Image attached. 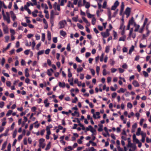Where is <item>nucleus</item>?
Masks as SVG:
<instances>
[{
  "mask_svg": "<svg viewBox=\"0 0 151 151\" xmlns=\"http://www.w3.org/2000/svg\"><path fill=\"white\" fill-rule=\"evenodd\" d=\"M78 99L77 97H75V98L74 100H72V102L73 103H76V102L78 101Z\"/></svg>",
  "mask_w": 151,
  "mask_h": 151,
  "instance_id": "obj_57",
  "label": "nucleus"
},
{
  "mask_svg": "<svg viewBox=\"0 0 151 151\" xmlns=\"http://www.w3.org/2000/svg\"><path fill=\"white\" fill-rule=\"evenodd\" d=\"M60 35L63 37H65L66 35V32L63 30H60Z\"/></svg>",
  "mask_w": 151,
  "mask_h": 151,
  "instance_id": "obj_15",
  "label": "nucleus"
},
{
  "mask_svg": "<svg viewBox=\"0 0 151 151\" xmlns=\"http://www.w3.org/2000/svg\"><path fill=\"white\" fill-rule=\"evenodd\" d=\"M91 55V53L89 52H86V53L85 56L86 58H88Z\"/></svg>",
  "mask_w": 151,
  "mask_h": 151,
  "instance_id": "obj_63",
  "label": "nucleus"
},
{
  "mask_svg": "<svg viewBox=\"0 0 151 151\" xmlns=\"http://www.w3.org/2000/svg\"><path fill=\"white\" fill-rule=\"evenodd\" d=\"M100 69L99 67L98 66H96V73H97L98 75L99 74Z\"/></svg>",
  "mask_w": 151,
  "mask_h": 151,
  "instance_id": "obj_46",
  "label": "nucleus"
},
{
  "mask_svg": "<svg viewBox=\"0 0 151 151\" xmlns=\"http://www.w3.org/2000/svg\"><path fill=\"white\" fill-rule=\"evenodd\" d=\"M127 147H131L133 150H135L137 147L136 145L135 144L132 143L131 141H129L128 144L127 145Z\"/></svg>",
  "mask_w": 151,
  "mask_h": 151,
  "instance_id": "obj_3",
  "label": "nucleus"
},
{
  "mask_svg": "<svg viewBox=\"0 0 151 151\" xmlns=\"http://www.w3.org/2000/svg\"><path fill=\"white\" fill-rule=\"evenodd\" d=\"M130 9L129 8L127 7L125 11V14L127 15V18H128L130 15Z\"/></svg>",
  "mask_w": 151,
  "mask_h": 151,
  "instance_id": "obj_6",
  "label": "nucleus"
},
{
  "mask_svg": "<svg viewBox=\"0 0 151 151\" xmlns=\"http://www.w3.org/2000/svg\"><path fill=\"white\" fill-rule=\"evenodd\" d=\"M12 112V111L11 110H9L8 111L7 113L6 114V116H9L11 115Z\"/></svg>",
  "mask_w": 151,
  "mask_h": 151,
  "instance_id": "obj_36",
  "label": "nucleus"
},
{
  "mask_svg": "<svg viewBox=\"0 0 151 151\" xmlns=\"http://www.w3.org/2000/svg\"><path fill=\"white\" fill-rule=\"evenodd\" d=\"M134 26L135 27L134 29L135 32H137L138 31V29L140 27V26L139 25L136 24L135 23L134 24Z\"/></svg>",
  "mask_w": 151,
  "mask_h": 151,
  "instance_id": "obj_9",
  "label": "nucleus"
},
{
  "mask_svg": "<svg viewBox=\"0 0 151 151\" xmlns=\"http://www.w3.org/2000/svg\"><path fill=\"white\" fill-rule=\"evenodd\" d=\"M48 99H45L44 101V103L45 104V106L46 107H48L49 106L50 103H47Z\"/></svg>",
  "mask_w": 151,
  "mask_h": 151,
  "instance_id": "obj_21",
  "label": "nucleus"
},
{
  "mask_svg": "<svg viewBox=\"0 0 151 151\" xmlns=\"http://www.w3.org/2000/svg\"><path fill=\"white\" fill-rule=\"evenodd\" d=\"M104 57V53H102L100 57V61L101 62H102L103 61Z\"/></svg>",
  "mask_w": 151,
  "mask_h": 151,
  "instance_id": "obj_45",
  "label": "nucleus"
},
{
  "mask_svg": "<svg viewBox=\"0 0 151 151\" xmlns=\"http://www.w3.org/2000/svg\"><path fill=\"white\" fill-rule=\"evenodd\" d=\"M47 39L48 40H51V33L50 32L48 31L47 32Z\"/></svg>",
  "mask_w": 151,
  "mask_h": 151,
  "instance_id": "obj_22",
  "label": "nucleus"
},
{
  "mask_svg": "<svg viewBox=\"0 0 151 151\" xmlns=\"http://www.w3.org/2000/svg\"><path fill=\"white\" fill-rule=\"evenodd\" d=\"M134 23L135 22H134V18L133 17H132L131 19L129 20L128 24L130 25L133 24V23L134 24Z\"/></svg>",
  "mask_w": 151,
  "mask_h": 151,
  "instance_id": "obj_18",
  "label": "nucleus"
},
{
  "mask_svg": "<svg viewBox=\"0 0 151 151\" xmlns=\"http://www.w3.org/2000/svg\"><path fill=\"white\" fill-rule=\"evenodd\" d=\"M132 84L135 87H139V84L137 81L136 80H134L132 83Z\"/></svg>",
  "mask_w": 151,
  "mask_h": 151,
  "instance_id": "obj_8",
  "label": "nucleus"
},
{
  "mask_svg": "<svg viewBox=\"0 0 151 151\" xmlns=\"http://www.w3.org/2000/svg\"><path fill=\"white\" fill-rule=\"evenodd\" d=\"M147 46V45H143L141 43L139 44V47L140 48H145Z\"/></svg>",
  "mask_w": 151,
  "mask_h": 151,
  "instance_id": "obj_43",
  "label": "nucleus"
},
{
  "mask_svg": "<svg viewBox=\"0 0 151 151\" xmlns=\"http://www.w3.org/2000/svg\"><path fill=\"white\" fill-rule=\"evenodd\" d=\"M77 26L80 29H83L84 28L83 26L79 23L77 24Z\"/></svg>",
  "mask_w": 151,
  "mask_h": 151,
  "instance_id": "obj_30",
  "label": "nucleus"
},
{
  "mask_svg": "<svg viewBox=\"0 0 151 151\" xmlns=\"http://www.w3.org/2000/svg\"><path fill=\"white\" fill-rule=\"evenodd\" d=\"M137 127V124L136 123H134V124L132 126V132H134L135 131V129Z\"/></svg>",
  "mask_w": 151,
  "mask_h": 151,
  "instance_id": "obj_7",
  "label": "nucleus"
},
{
  "mask_svg": "<svg viewBox=\"0 0 151 151\" xmlns=\"http://www.w3.org/2000/svg\"><path fill=\"white\" fill-rule=\"evenodd\" d=\"M67 24V22L66 20H62L60 21L58 23V25L60 29H62L64 27L65 25Z\"/></svg>",
  "mask_w": 151,
  "mask_h": 151,
  "instance_id": "obj_1",
  "label": "nucleus"
},
{
  "mask_svg": "<svg viewBox=\"0 0 151 151\" xmlns=\"http://www.w3.org/2000/svg\"><path fill=\"white\" fill-rule=\"evenodd\" d=\"M95 114H96V116L97 117L96 119L100 118V117L99 116L100 113L99 112H96Z\"/></svg>",
  "mask_w": 151,
  "mask_h": 151,
  "instance_id": "obj_47",
  "label": "nucleus"
},
{
  "mask_svg": "<svg viewBox=\"0 0 151 151\" xmlns=\"http://www.w3.org/2000/svg\"><path fill=\"white\" fill-rule=\"evenodd\" d=\"M10 14L11 15V17L13 21H15V20L17 19V17L15 14L13 12L11 11L10 12Z\"/></svg>",
  "mask_w": 151,
  "mask_h": 151,
  "instance_id": "obj_5",
  "label": "nucleus"
},
{
  "mask_svg": "<svg viewBox=\"0 0 151 151\" xmlns=\"http://www.w3.org/2000/svg\"><path fill=\"white\" fill-rule=\"evenodd\" d=\"M43 22L45 24V26H47V27H48V24L45 18H43Z\"/></svg>",
  "mask_w": 151,
  "mask_h": 151,
  "instance_id": "obj_42",
  "label": "nucleus"
},
{
  "mask_svg": "<svg viewBox=\"0 0 151 151\" xmlns=\"http://www.w3.org/2000/svg\"><path fill=\"white\" fill-rule=\"evenodd\" d=\"M109 50V46H106L105 49V52L106 53H108Z\"/></svg>",
  "mask_w": 151,
  "mask_h": 151,
  "instance_id": "obj_56",
  "label": "nucleus"
},
{
  "mask_svg": "<svg viewBox=\"0 0 151 151\" xmlns=\"http://www.w3.org/2000/svg\"><path fill=\"white\" fill-rule=\"evenodd\" d=\"M44 50H41L40 51L37 52V55H41L44 53Z\"/></svg>",
  "mask_w": 151,
  "mask_h": 151,
  "instance_id": "obj_38",
  "label": "nucleus"
},
{
  "mask_svg": "<svg viewBox=\"0 0 151 151\" xmlns=\"http://www.w3.org/2000/svg\"><path fill=\"white\" fill-rule=\"evenodd\" d=\"M126 37L125 35H124L123 36L119 38V41H125L126 40Z\"/></svg>",
  "mask_w": 151,
  "mask_h": 151,
  "instance_id": "obj_12",
  "label": "nucleus"
},
{
  "mask_svg": "<svg viewBox=\"0 0 151 151\" xmlns=\"http://www.w3.org/2000/svg\"><path fill=\"white\" fill-rule=\"evenodd\" d=\"M66 49L68 51H70V44H69L68 45L66 48Z\"/></svg>",
  "mask_w": 151,
  "mask_h": 151,
  "instance_id": "obj_61",
  "label": "nucleus"
},
{
  "mask_svg": "<svg viewBox=\"0 0 151 151\" xmlns=\"http://www.w3.org/2000/svg\"><path fill=\"white\" fill-rule=\"evenodd\" d=\"M140 135H141L142 138H145L146 135V133L142 131L141 132Z\"/></svg>",
  "mask_w": 151,
  "mask_h": 151,
  "instance_id": "obj_31",
  "label": "nucleus"
},
{
  "mask_svg": "<svg viewBox=\"0 0 151 151\" xmlns=\"http://www.w3.org/2000/svg\"><path fill=\"white\" fill-rule=\"evenodd\" d=\"M108 16L109 17V19H111V12L110 11V10H109L108 11Z\"/></svg>",
  "mask_w": 151,
  "mask_h": 151,
  "instance_id": "obj_35",
  "label": "nucleus"
},
{
  "mask_svg": "<svg viewBox=\"0 0 151 151\" xmlns=\"http://www.w3.org/2000/svg\"><path fill=\"white\" fill-rule=\"evenodd\" d=\"M11 144L9 143L7 146V151H11Z\"/></svg>",
  "mask_w": 151,
  "mask_h": 151,
  "instance_id": "obj_55",
  "label": "nucleus"
},
{
  "mask_svg": "<svg viewBox=\"0 0 151 151\" xmlns=\"http://www.w3.org/2000/svg\"><path fill=\"white\" fill-rule=\"evenodd\" d=\"M96 19L94 17H93L92 20V24L94 25L96 23Z\"/></svg>",
  "mask_w": 151,
  "mask_h": 151,
  "instance_id": "obj_37",
  "label": "nucleus"
},
{
  "mask_svg": "<svg viewBox=\"0 0 151 151\" xmlns=\"http://www.w3.org/2000/svg\"><path fill=\"white\" fill-rule=\"evenodd\" d=\"M117 95V93H114L111 94L112 97V98H114Z\"/></svg>",
  "mask_w": 151,
  "mask_h": 151,
  "instance_id": "obj_64",
  "label": "nucleus"
},
{
  "mask_svg": "<svg viewBox=\"0 0 151 151\" xmlns=\"http://www.w3.org/2000/svg\"><path fill=\"white\" fill-rule=\"evenodd\" d=\"M107 5V2L106 1H104L103 3L102 6L103 8L105 9Z\"/></svg>",
  "mask_w": 151,
  "mask_h": 151,
  "instance_id": "obj_52",
  "label": "nucleus"
},
{
  "mask_svg": "<svg viewBox=\"0 0 151 151\" xmlns=\"http://www.w3.org/2000/svg\"><path fill=\"white\" fill-rule=\"evenodd\" d=\"M143 73L145 77H147L148 76V74L146 72L144 71L143 72Z\"/></svg>",
  "mask_w": 151,
  "mask_h": 151,
  "instance_id": "obj_48",
  "label": "nucleus"
},
{
  "mask_svg": "<svg viewBox=\"0 0 151 151\" xmlns=\"http://www.w3.org/2000/svg\"><path fill=\"white\" fill-rule=\"evenodd\" d=\"M17 130L16 129H15L13 134L12 137L13 138H15L17 134Z\"/></svg>",
  "mask_w": 151,
  "mask_h": 151,
  "instance_id": "obj_26",
  "label": "nucleus"
},
{
  "mask_svg": "<svg viewBox=\"0 0 151 151\" xmlns=\"http://www.w3.org/2000/svg\"><path fill=\"white\" fill-rule=\"evenodd\" d=\"M109 29H107L106 30V32H102L101 33V34L104 37H106L109 36Z\"/></svg>",
  "mask_w": 151,
  "mask_h": 151,
  "instance_id": "obj_4",
  "label": "nucleus"
},
{
  "mask_svg": "<svg viewBox=\"0 0 151 151\" xmlns=\"http://www.w3.org/2000/svg\"><path fill=\"white\" fill-rule=\"evenodd\" d=\"M58 85L60 87L64 88L65 86V84L64 82H59L58 83Z\"/></svg>",
  "mask_w": 151,
  "mask_h": 151,
  "instance_id": "obj_11",
  "label": "nucleus"
},
{
  "mask_svg": "<svg viewBox=\"0 0 151 151\" xmlns=\"http://www.w3.org/2000/svg\"><path fill=\"white\" fill-rule=\"evenodd\" d=\"M47 3H48V4L49 5V8L50 9H51L52 8V6L51 4V3L50 1H47Z\"/></svg>",
  "mask_w": 151,
  "mask_h": 151,
  "instance_id": "obj_58",
  "label": "nucleus"
},
{
  "mask_svg": "<svg viewBox=\"0 0 151 151\" xmlns=\"http://www.w3.org/2000/svg\"><path fill=\"white\" fill-rule=\"evenodd\" d=\"M11 43H10L8 44L7 47L6 48H4L3 49L2 52H4L5 51H6L7 49L9 48L10 46H11Z\"/></svg>",
  "mask_w": 151,
  "mask_h": 151,
  "instance_id": "obj_16",
  "label": "nucleus"
},
{
  "mask_svg": "<svg viewBox=\"0 0 151 151\" xmlns=\"http://www.w3.org/2000/svg\"><path fill=\"white\" fill-rule=\"evenodd\" d=\"M90 131L93 133H94V132L96 131V130L94 129L93 128L92 126H90Z\"/></svg>",
  "mask_w": 151,
  "mask_h": 151,
  "instance_id": "obj_34",
  "label": "nucleus"
},
{
  "mask_svg": "<svg viewBox=\"0 0 151 151\" xmlns=\"http://www.w3.org/2000/svg\"><path fill=\"white\" fill-rule=\"evenodd\" d=\"M9 39V37L8 36H6L5 37V42H8Z\"/></svg>",
  "mask_w": 151,
  "mask_h": 151,
  "instance_id": "obj_54",
  "label": "nucleus"
},
{
  "mask_svg": "<svg viewBox=\"0 0 151 151\" xmlns=\"http://www.w3.org/2000/svg\"><path fill=\"white\" fill-rule=\"evenodd\" d=\"M113 35L114 37V39H116V38L117 37V33L114 31H113Z\"/></svg>",
  "mask_w": 151,
  "mask_h": 151,
  "instance_id": "obj_28",
  "label": "nucleus"
},
{
  "mask_svg": "<svg viewBox=\"0 0 151 151\" xmlns=\"http://www.w3.org/2000/svg\"><path fill=\"white\" fill-rule=\"evenodd\" d=\"M6 15H5L3 17V19L5 21H6L9 24L10 22L9 14L8 12H6Z\"/></svg>",
  "mask_w": 151,
  "mask_h": 151,
  "instance_id": "obj_2",
  "label": "nucleus"
},
{
  "mask_svg": "<svg viewBox=\"0 0 151 151\" xmlns=\"http://www.w3.org/2000/svg\"><path fill=\"white\" fill-rule=\"evenodd\" d=\"M125 26L124 25L123 23H122L121 24V26L120 29H121L124 30V29Z\"/></svg>",
  "mask_w": 151,
  "mask_h": 151,
  "instance_id": "obj_51",
  "label": "nucleus"
},
{
  "mask_svg": "<svg viewBox=\"0 0 151 151\" xmlns=\"http://www.w3.org/2000/svg\"><path fill=\"white\" fill-rule=\"evenodd\" d=\"M90 6V3L88 2H87L86 3V4H85V7L87 9H88L89 8Z\"/></svg>",
  "mask_w": 151,
  "mask_h": 151,
  "instance_id": "obj_39",
  "label": "nucleus"
},
{
  "mask_svg": "<svg viewBox=\"0 0 151 151\" xmlns=\"http://www.w3.org/2000/svg\"><path fill=\"white\" fill-rule=\"evenodd\" d=\"M109 62L110 63V64L111 65H113L115 63V62L114 61V59H111L109 60Z\"/></svg>",
  "mask_w": 151,
  "mask_h": 151,
  "instance_id": "obj_27",
  "label": "nucleus"
},
{
  "mask_svg": "<svg viewBox=\"0 0 151 151\" xmlns=\"http://www.w3.org/2000/svg\"><path fill=\"white\" fill-rule=\"evenodd\" d=\"M7 144V141H6L2 145V148H1V150H3L5 148Z\"/></svg>",
  "mask_w": 151,
  "mask_h": 151,
  "instance_id": "obj_13",
  "label": "nucleus"
},
{
  "mask_svg": "<svg viewBox=\"0 0 151 151\" xmlns=\"http://www.w3.org/2000/svg\"><path fill=\"white\" fill-rule=\"evenodd\" d=\"M28 68H26L25 70V76L26 77H28L29 76V74L28 72Z\"/></svg>",
  "mask_w": 151,
  "mask_h": 151,
  "instance_id": "obj_24",
  "label": "nucleus"
},
{
  "mask_svg": "<svg viewBox=\"0 0 151 151\" xmlns=\"http://www.w3.org/2000/svg\"><path fill=\"white\" fill-rule=\"evenodd\" d=\"M83 70V68L82 67H80L77 68V71L78 73H79L80 72L82 71Z\"/></svg>",
  "mask_w": 151,
  "mask_h": 151,
  "instance_id": "obj_50",
  "label": "nucleus"
},
{
  "mask_svg": "<svg viewBox=\"0 0 151 151\" xmlns=\"http://www.w3.org/2000/svg\"><path fill=\"white\" fill-rule=\"evenodd\" d=\"M59 2H60V5L63 6L67 2V0H58Z\"/></svg>",
  "mask_w": 151,
  "mask_h": 151,
  "instance_id": "obj_10",
  "label": "nucleus"
},
{
  "mask_svg": "<svg viewBox=\"0 0 151 151\" xmlns=\"http://www.w3.org/2000/svg\"><path fill=\"white\" fill-rule=\"evenodd\" d=\"M141 129L140 128H138L137 129V132L136 133V134L137 136H139L141 134Z\"/></svg>",
  "mask_w": 151,
  "mask_h": 151,
  "instance_id": "obj_17",
  "label": "nucleus"
},
{
  "mask_svg": "<svg viewBox=\"0 0 151 151\" xmlns=\"http://www.w3.org/2000/svg\"><path fill=\"white\" fill-rule=\"evenodd\" d=\"M3 29L5 33L6 34L8 33V28L7 26L4 27H3Z\"/></svg>",
  "mask_w": 151,
  "mask_h": 151,
  "instance_id": "obj_19",
  "label": "nucleus"
},
{
  "mask_svg": "<svg viewBox=\"0 0 151 151\" xmlns=\"http://www.w3.org/2000/svg\"><path fill=\"white\" fill-rule=\"evenodd\" d=\"M94 112L95 110L94 109H92L91 110V112L93 114V118L95 119H96L97 117L96 116V114L94 113Z\"/></svg>",
  "mask_w": 151,
  "mask_h": 151,
  "instance_id": "obj_23",
  "label": "nucleus"
},
{
  "mask_svg": "<svg viewBox=\"0 0 151 151\" xmlns=\"http://www.w3.org/2000/svg\"><path fill=\"white\" fill-rule=\"evenodd\" d=\"M35 44H35V41L33 40V42H32V49L33 50H34V47L35 46Z\"/></svg>",
  "mask_w": 151,
  "mask_h": 151,
  "instance_id": "obj_49",
  "label": "nucleus"
},
{
  "mask_svg": "<svg viewBox=\"0 0 151 151\" xmlns=\"http://www.w3.org/2000/svg\"><path fill=\"white\" fill-rule=\"evenodd\" d=\"M42 40L44 41L45 40V33H43L42 34Z\"/></svg>",
  "mask_w": 151,
  "mask_h": 151,
  "instance_id": "obj_41",
  "label": "nucleus"
},
{
  "mask_svg": "<svg viewBox=\"0 0 151 151\" xmlns=\"http://www.w3.org/2000/svg\"><path fill=\"white\" fill-rule=\"evenodd\" d=\"M124 2H122L121 3V10L120 12L121 13H122V12L123 11L124 9Z\"/></svg>",
  "mask_w": 151,
  "mask_h": 151,
  "instance_id": "obj_20",
  "label": "nucleus"
},
{
  "mask_svg": "<svg viewBox=\"0 0 151 151\" xmlns=\"http://www.w3.org/2000/svg\"><path fill=\"white\" fill-rule=\"evenodd\" d=\"M134 49V46L132 45L129 50V54H131L132 53V52L133 51Z\"/></svg>",
  "mask_w": 151,
  "mask_h": 151,
  "instance_id": "obj_25",
  "label": "nucleus"
},
{
  "mask_svg": "<svg viewBox=\"0 0 151 151\" xmlns=\"http://www.w3.org/2000/svg\"><path fill=\"white\" fill-rule=\"evenodd\" d=\"M119 2L118 1H116L114 3V6L117 7L119 5Z\"/></svg>",
  "mask_w": 151,
  "mask_h": 151,
  "instance_id": "obj_53",
  "label": "nucleus"
},
{
  "mask_svg": "<svg viewBox=\"0 0 151 151\" xmlns=\"http://www.w3.org/2000/svg\"><path fill=\"white\" fill-rule=\"evenodd\" d=\"M4 105V103L3 101H1L0 102V108H2Z\"/></svg>",
  "mask_w": 151,
  "mask_h": 151,
  "instance_id": "obj_44",
  "label": "nucleus"
},
{
  "mask_svg": "<svg viewBox=\"0 0 151 151\" xmlns=\"http://www.w3.org/2000/svg\"><path fill=\"white\" fill-rule=\"evenodd\" d=\"M51 143L50 142L47 145L46 148L45 149V150H48L50 147H51V145H50Z\"/></svg>",
  "mask_w": 151,
  "mask_h": 151,
  "instance_id": "obj_29",
  "label": "nucleus"
},
{
  "mask_svg": "<svg viewBox=\"0 0 151 151\" xmlns=\"http://www.w3.org/2000/svg\"><path fill=\"white\" fill-rule=\"evenodd\" d=\"M45 146V144L44 143H39V147L40 148L41 147L42 148H44Z\"/></svg>",
  "mask_w": 151,
  "mask_h": 151,
  "instance_id": "obj_33",
  "label": "nucleus"
},
{
  "mask_svg": "<svg viewBox=\"0 0 151 151\" xmlns=\"http://www.w3.org/2000/svg\"><path fill=\"white\" fill-rule=\"evenodd\" d=\"M127 107L130 109H131L132 107V104L130 103H128L127 104Z\"/></svg>",
  "mask_w": 151,
  "mask_h": 151,
  "instance_id": "obj_40",
  "label": "nucleus"
},
{
  "mask_svg": "<svg viewBox=\"0 0 151 151\" xmlns=\"http://www.w3.org/2000/svg\"><path fill=\"white\" fill-rule=\"evenodd\" d=\"M71 114L73 116H75L76 115H78L77 116H79V113L77 111H75L74 113H72Z\"/></svg>",
  "mask_w": 151,
  "mask_h": 151,
  "instance_id": "obj_32",
  "label": "nucleus"
},
{
  "mask_svg": "<svg viewBox=\"0 0 151 151\" xmlns=\"http://www.w3.org/2000/svg\"><path fill=\"white\" fill-rule=\"evenodd\" d=\"M52 40L53 42L55 43L57 42L58 41L57 38V37H53Z\"/></svg>",
  "mask_w": 151,
  "mask_h": 151,
  "instance_id": "obj_60",
  "label": "nucleus"
},
{
  "mask_svg": "<svg viewBox=\"0 0 151 151\" xmlns=\"http://www.w3.org/2000/svg\"><path fill=\"white\" fill-rule=\"evenodd\" d=\"M126 90V89H124L122 88H121L120 89L117 91V92L118 93H124Z\"/></svg>",
  "mask_w": 151,
  "mask_h": 151,
  "instance_id": "obj_14",
  "label": "nucleus"
},
{
  "mask_svg": "<svg viewBox=\"0 0 151 151\" xmlns=\"http://www.w3.org/2000/svg\"><path fill=\"white\" fill-rule=\"evenodd\" d=\"M117 147L118 148V151H124L123 149L121 148L119 146H117Z\"/></svg>",
  "mask_w": 151,
  "mask_h": 151,
  "instance_id": "obj_62",
  "label": "nucleus"
},
{
  "mask_svg": "<svg viewBox=\"0 0 151 151\" xmlns=\"http://www.w3.org/2000/svg\"><path fill=\"white\" fill-rule=\"evenodd\" d=\"M29 51H30V50H25L24 51V53L26 55H27L29 54Z\"/></svg>",
  "mask_w": 151,
  "mask_h": 151,
  "instance_id": "obj_59",
  "label": "nucleus"
}]
</instances>
